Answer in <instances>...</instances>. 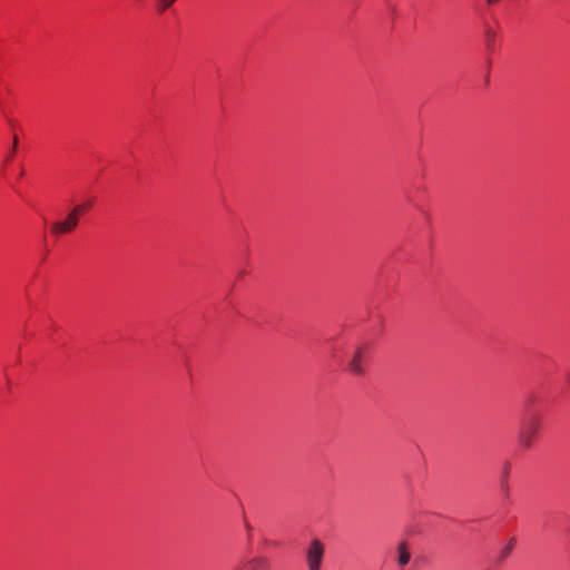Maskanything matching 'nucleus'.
I'll return each mask as SVG.
<instances>
[{"instance_id": "7", "label": "nucleus", "mask_w": 570, "mask_h": 570, "mask_svg": "<svg viewBox=\"0 0 570 570\" xmlns=\"http://www.w3.org/2000/svg\"><path fill=\"white\" fill-rule=\"evenodd\" d=\"M514 544H515V539L511 538L508 541L507 546L500 551L499 561H503L504 559H507L511 554V552H512V550L514 548Z\"/></svg>"}, {"instance_id": "14", "label": "nucleus", "mask_w": 570, "mask_h": 570, "mask_svg": "<svg viewBox=\"0 0 570 570\" xmlns=\"http://www.w3.org/2000/svg\"><path fill=\"white\" fill-rule=\"evenodd\" d=\"M567 381H568V382H569V384H570V370H569V372L567 373Z\"/></svg>"}, {"instance_id": "9", "label": "nucleus", "mask_w": 570, "mask_h": 570, "mask_svg": "<svg viewBox=\"0 0 570 570\" xmlns=\"http://www.w3.org/2000/svg\"><path fill=\"white\" fill-rule=\"evenodd\" d=\"M90 206L91 202L78 204L71 209V212L76 213V215L79 217L81 214L86 213V210H88Z\"/></svg>"}, {"instance_id": "13", "label": "nucleus", "mask_w": 570, "mask_h": 570, "mask_svg": "<svg viewBox=\"0 0 570 570\" xmlns=\"http://www.w3.org/2000/svg\"><path fill=\"white\" fill-rule=\"evenodd\" d=\"M499 1H500V0H487V2H488L489 4H494V3L499 2Z\"/></svg>"}, {"instance_id": "10", "label": "nucleus", "mask_w": 570, "mask_h": 570, "mask_svg": "<svg viewBox=\"0 0 570 570\" xmlns=\"http://www.w3.org/2000/svg\"><path fill=\"white\" fill-rule=\"evenodd\" d=\"M485 36L489 43L493 42L495 39V32L491 28L485 29Z\"/></svg>"}, {"instance_id": "4", "label": "nucleus", "mask_w": 570, "mask_h": 570, "mask_svg": "<svg viewBox=\"0 0 570 570\" xmlns=\"http://www.w3.org/2000/svg\"><path fill=\"white\" fill-rule=\"evenodd\" d=\"M78 222L79 217L70 210L63 220L52 223L50 229L56 235L68 234L76 229Z\"/></svg>"}, {"instance_id": "15", "label": "nucleus", "mask_w": 570, "mask_h": 570, "mask_svg": "<svg viewBox=\"0 0 570 570\" xmlns=\"http://www.w3.org/2000/svg\"><path fill=\"white\" fill-rule=\"evenodd\" d=\"M9 154H10V155H9V157H12V155H13L14 153H12V149H11V150H9Z\"/></svg>"}, {"instance_id": "5", "label": "nucleus", "mask_w": 570, "mask_h": 570, "mask_svg": "<svg viewBox=\"0 0 570 570\" xmlns=\"http://www.w3.org/2000/svg\"><path fill=\"white\" fill-rule=\"evenodd\" d=\"M248 570H271L272 563L266 557H254L247 562Z\"/></svg>"}, {"instance_id": "2", "label": "nucleus", "mask_w": 570, "mask_h": 570, "mask_svg": "<svg viewBox=\"0 0 570 570\" xmlns=\"http://www.w3.org/2000/svg\"><path fill=\"white\" fill-rule=\"evenodd\" d=\"M368 361V347L358 345L351 358L347 361V371L352 375L362 376L365 373V365Z\"/></svg>"}, {"instance_id": "1", "label": "nucleus", "mask_w": 570, "mask_h": 570, "mask_svg": "<svg viewBox=\"0 0 570 570\" xmlns=\"http://www.w3.org/2000/svg\"><path fill=\"white\" fill-rule=\"evenodd\" d=\"M541 426V419L538 415H531L522 423L519 432L520 444L529 449L533 444Z\"/></svg>"}, {"instance_id": "11", "label": "nucleus", "mask_w": 570, "mask_h": 570, "mask_svg": "<svg viewBox=\"0 0 570 570\" xmlns=\"http://www.w3.org/2000/svg\"><path fill=\"white\" fill-rule=\"evenodd\" d=\"M510 468H511V464L509 462H505L504 463V468H503V478L505 479L510 472Z\"/></svg>"}, {"instance_id": "12", "label": "nucleus", "mask_w": 570, "mask_h": 570, "mask_svg": "<svg viewBox=\"0 0 570 570\" xmlns=\"http://www.w3.org/2000/svg\"><path fill=\"white\" fill-rule=\"evenodd\" d=\"M17 142H18V138H17V136H14V138H13V146H12V153H16Z\"/></svg>"}, {"instance_id": "3", "label": "nucleus", "mask_w": 570, "mask_h": 570, "mask_svg": "<svg viewBox=\"0 0 570 570\" xmlns=\"http://www.w3.org/2000/svg\"><path fill=\"white\" fill-rule=\"evenodd\" d=\"M325 546L318 539H313L306 550V564L308 570H321Z\"/></svg>"}, {"instance_id": "6", "label": "nucleus", "mask_w": 570, "mask_h": 570, "mask_svg": "<svg viewBox=\"0 0 570 570\" xmlns=\"http://www.w3.org/2000/svg\"><path fill=\"white\" fill-rule=\"evenodd\" d=\"M411 554L405 542L397 546V561L400 566H406L410 562Z\"/></svg>"}, {"instance_id": "8", "label": "nucleus", "mask_w": 570, "mask_h": 570, "mask_svg": "<svg viewBox=\"0 0 570 570\" xmlns=\"http://www.w3.org/2000/svg\"><path fill=\"white\" fill-rule=\"evenodd\" d=\"M176 0H156V8H157V11L158 12H164L166 11L168 8L171 7V4L175 2Z\"/></svg>"}]
</instances>
